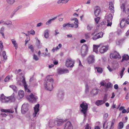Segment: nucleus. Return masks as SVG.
I'll return each mask as SVG.
<instances>
[{"instance_id":"30","label":"nucleus","mask_w":129,"mask_h":129,"mask_svg":"<svg viewBox=\"0 0 129 129\" xmlns=\"http://www.w3.org/2000/svg\"><path fill=\"white\" fill-rule=\"evenodd\" d=\"M95 69L97 70V72L98 73H102L103 72L102 69V68L99 67H95Z\"/></svg>"},{"instance_id":"53","label":"nucleus","mask_w":129,"mask_h":129,"mask_svg":"<svg viewBox=\"0 0 129 129\" xmlns=\"http://www.w3.org/2000/svg\"><path fill=\"white\" fill-rule=\"evenodd\" d=\"M28 32L29 33V34L34 35L35 34V32L33 30H31L30 32L28 31Z\"/></svg>"},{"instance_id":"3","label":"nucleus","mask_w":129,"mask_h":129,"mask_svg":"<svg viewBox=\"0 0 129 129\" xmlns=\"http://www.w3.org/2000/svg\"><path fill=\"white\" fill-rule=\"evenodd\" d=\"M15 99L13 96H11L8 97L5 96L3 94H1V100L3 103H7L9 101L12 102Z\"/></svg>"},{"instance_id":"57","label":"nucleus","mask_w":129,"mask_h":129,"mask_svg":"<svg viewBox=\"0 0 129 129\" xmlns=\"http://www.w3.org/2000/svg\"><path fill=\"white\" fill-rule=\"evenodd\" d=\"M28 48L29 49H30L33 52L34 51V49L33 47V46L32 45H31L28 47Z\"/></svg>"},{"instance_id":"62","label":"nucleus","mask_w":129,"mask_h":129,"mask_svg":"<svg viewBox=\"0 0 129 129\" xmlns=\"http://www.w3.org/2000/svg\"><path fill=\"white\" fill-rule=\"evenodd\" d=\"M92 111L93 112H97L98 111L96 110V108L95 107H93L92 108Z\"/></svg>"},{"instance_id":"63","label":"nucleus","mask_w":129,"mask_h":129,"mask_svg":"<svg viewBox=\"0 0 129 129\" xmlns=\"http://www.w3.org/2000/svg\"><path fill=\"white\" fill-rule=\"evenodd\" d=\"M114 88L116 89H117L118 88V85L117 84H115L114 86Z\"/></svg>"},{"instance_id":"1","label":"nucleus","mask_w":129,"mask_h":129,"mask_svg":"<svg viewBox=\"0 0 129 129\" xmlns=\"http://www.w3.org/2000/svg\"><path fill=\"white\" fill-rule=\"evenodd\" d=\"M50 76H47L44 82V87L45 89L51 91L53 89L52 85L54 80L53 79L50 77Z\"/></svg>"},{"instance_id":"46","label":"nucleus","mask_w":129,"mask_h":129,"mask_svg":"<svg viewBox=\"0 0 129 129\" xmlns=\"http://www.w3.org/2000/svg\"><path fill=\"white\" fill-rule=\"evenodd\" d=\"M12 22L10 20H8L6 21V22H5L4 23V24L8 25L9 24H11Z\"/></svg>"},{"instance_id":"25","label":"nucleus","mask_w":129,"mask_h":129,"mask_svg":"<svg viewBox=\"0 0 129 129\" xmlns=\"http://www.w3.org/2000/svg\"><path fill=\"white\" fill-rule=\"evenodd\" d=\"M67 26L68 27H74V24H70L69 23H66L63 24V27H65Z\"/></svg>"},{"instance_id":"23","label":"nucleus","mask_w":129,"mask_h":129,"mask_svg":"<svg viewBox=\"0 0 129 129\" xmlns=\"http://www.w3.org/2000/svg\"><path fill=\"white\" fill-rule=\"evenodd\" d=\"M71 21L74 20L75 21L74 22V27L76 28H77L78 27V19L77 18H72L71 19Z\"/></svg>"},{"instance_id":"42","label":"nucleus","mask_w":129,"mask_h":129,"mask_svg":"<svg viewBox=\"0 0 129 129\" xmlns=\"http://www.w3.org/2000/svg\"><path fill=\"white\" fill-rule=\"evenodd\" d=\"M59 34V30L58 29H56L54 31V34L55 36H56Z\"/></svg>"},{"instance_id":"36","label":"nucleus","mask_w":129,"mask_h":129,"mask_svg":"<svg viewBox=\"0 0 129 129\" xmlns=\"http://www.w3.org/2000/svg\"><path fill=\"white\" fill-rule=\"evenodd\" d=\"M12 43L14 45L15 48L17 50L18 47V45L16 41H12Z\"/></svg>"},{"instance_id":"19","label":"nucleus","mask_w":129,"mask_h":129,"mask_svg":"<svg viewBox=\"0 0 129 129\" xmlns=\"http://www.w3.org/2000/svg\"><path fill=\"white\" fill-rule=\"evenodd\" d=\"M103 34L102 32H100L99 33L96 34L95 36H93L92 38L93 40H96L97 39L101 38L103 37Z\"/></svg>"},{"instance_id":"41","label":"nucleus","mask_w":129,"mask_h":129,"mask_svg":"<svg viewBox=\"0 0 129 129\" xmlns=\"http://www.w3.org/2000/svg\"><path fill=\"white\" fill-rule=\"evenodd\" d=\"M85 38L86 39H88L90 37V34L89 33H86L85 34Z\"/></svg>"},{"instance_id":"22","label":"nucleus","mask_w":129,"mask_h":129,"mask_svg":"<svg viewBox=\"0 0 129 129\" xmlns=\"http://www.w3.org/2000/svg\"><path fill=\"white\" fill-rule=\"evenodd\" d=\"M64 93L62 91H60L57 95L58 99L60 100H62L63 98Z\"/></svg>"},{"instance_id":"64","label":"nucleus","mask_w":129,"mask_h":129,"mask_svg":"<svg viewBox=\"0 0 129 129\" xmlns=\"http://www.w3.org/2000/svg\"><path fill=\"white\" fill-rule=\"evenodd\" d=\"M69 1V0H62V3H66Z\"/></svg>"},{"instance_id":"16","label":"nucleus","mask_w":129,"mask_h":129,"mask_svg":"<svg viewBox=\"0 0 129 129\" xmlns=\"http://www.w3.org/2000/svg\"><path fill=\"white\" fill-rule=\"evenodd\" d=\"M101 11L100 8L99 7L97 6L94 9V14L96 17L99 16Z\"/></svg>"},{"instance_id":"37","label":"nucleus","mask_w":129,"mask_h":129,"mask_svg":"<svg viewBox=\"0 0 129 129\" xmlns=\"http://www.w3.org/2000/svg\"><path fill=\"white\" fill-rule=\"evenodd\" d=\"M5 30V28L4 27H3L1 28L0 30V33L1 34L2 36L4 38V34L3 32H4Z\"/></svg>"},{"instance_id":"15","label":"nucleus","mask_w":129,"mask_h":129,"mask_svg":"<svg viewBox=\"0 0 129 129\" xmlns=\"http://www.w3.org/2000/svg\"><path fill=\"white\" fill-rule=\"evenodd\" d=\"M39 104H38L34 107V112L33 114V116L34 117H35L36 116L38 112L39 111Z\"/></svg>"},{"instance_id":"50","label":"nucleus","mask_w":129,"mask_h":129,"mask_svg":"<svg viewBox=\"0 0 129 129\" xmlns=\"http://www.w3.org/2000/svg\"><path fill=\"white\" fill-rule=\"evenodd\" d=\"M100 19V18L99 17H96V18H95L94 19L96 23H97V24L98 23Z\"/></svg>"},{"instance_id":"45","label":"nucleus","mask_w":129,"mask_h":129,"mask_svg":"<svg viewBox=\"0 0 129 129\" xmlns=\"http://www.w3.org/2000/svg\"><path fill=\"white\" fill-rule=\"evenodd\" d=\"M108 98V95L107 94H105L104 95L103 101L105 103L107 100V99Z\"/></svg>"},{"instance_id":"59","label":"nucleus","mask_w":129,"mask_h":129,"mask_svg":"<svg viewBox=\"0 0 129 129\" xmlns=\"http://www.w3.org/2000/svg\"><path fill=\"white\" fill-rule=\"evenodd\" d=\"M40 44V41H37L36 43V44L37 45L38 47L39 48L40 47H39V45Z\"/></svg>"},{"instance_id":"40","label":"nucleus","mask_w":129,"mask_h":129,"mask_svg":"<svg viewBox=\"0 0 129 129\" xmlns=\"http://www.w3.org/2000/svg\"><path fill=\"white\" fill-rule=\"evenodd\" d=\"M126 19L125 18L123 19L121 21L120 23V26H121V24H122V26H123V24H124L125 23Z\"/></svg>"},{"instance_id":"20","label":"nucleus","mask_w":129,"mask_h":129,"mask_svg":"<svg viewBox=\"0 0 129 129\" xmlns=\"http://www.w3.org/2000/svg\"><path fill=\"white\" fill-rule=\"evenodd\" d=\"M109 5V9L112 13H114V7L113 3L111 2H110Z\"/></svg>"},{"instance_id":"39","label":"nucleus","mask_w":129,"mask_h":129,"mask_svg":"<svg viewBox=\"0 0 129 129\" xmlns=\"http://www.w3.org/2000/svg\"><path fill=\"white\" fill-rule=\"evenodd\" d=\"M3 56L4 60H6L7 59V56L6 54V52L4 51L3 52Z\"/></svg>"},{"instance_id":"54","label":"nucleus","mask_w":129,"mask_h":129,"mask_svg":"<svg viewBox=\"0 0 129 129\" xmlns=\"http://www.w3.org/2000/svg\"><path fill=\"white\" fill-rule=\"evenodd\" d=\"M10 79V78L9 76H7L5 79L4 80V81L5 82H7Z\"/></svg>"},{"instance_id":"31","label":"nucleus","mask_w":129,"mask_h":129,"mask_svg":"<svg viewBox=\"0 0 129 129\" xmlns=\"http://www.w3.org/2000/svg\"><path fill=\"white\" fill-rule=\"evenodd\" d=\"M7 2L10 5H13L15 2V0H6Z\"/></svg>"},{"instance_id":"12","label":"nucleus","mask_w":129,"mask_h":129,"mask_svg":"<svg viewBox=\"0 0 129 129\" xmlns=\"http://www.w3.org/2000/svg\"><path fill=\"white\" fill-rule=\"evenodd\" d=\"M64 129H73V126L70 121H68L65 124Z\"/></svg>"},{"instance_id":"55","label":"nucleus","mask_w":129,"mask_h":129,"mask_svg":"<svg viewBox=\"0 0 129 129\" xmlns=\"http://www.w3.org/2000/svg\"><path fill=\"white\" fill-rule=\"evenodd\" d=\"M3 43L1 42V41H0V48L1 51L3 49Z\"/></svg>"},{"instance_id":"38","label":"nucleus","mask_w":129,"mask_h":129,"mask_svg":"<svg viewBox=\"0 0 129 129\" xmlns=\"http://www.w3.org/2000/svg\"><path fill=\"white\" fill-rule=\"evenodd\" d=\"M21 34H25V35L26 36L27 39H26L25 40H29L30 38L29 36V34L28 32V33H25L24 32H23L21 33Z\"/></svg>"},{"instance_id":"35","label":"nucleus","mask_w":129,"mask_h":129,"mask_svg":"<svg viewBox=\"0 0 129 129\" xmlns=\"http://www.w3.org/2000/svg\"><path fill=\"white\" fill-rule=\"evenodd\" d=\"M10 87L12 88V89L15 91L17 92V87L14 85H11L9 86Z\"/></svg>"},{"instance_id":"9","label":"nucleus","mask_w":129,"mask_h":129,"mask_svg":"<svg viewBox=\"0 0 129 129\" xmlns=\"http://www.w3.org/2000/svg\"><path fill=\"white\" fill-rule=\"evenodd\" d=\"M74 61L71 58L68 59L66 61V65L67 67H73L74 66Z\"/></svg>"},{"instance_id":"48","label":"nucleus","mask_w":129,"mask_h":129,"mask_svg":"<svg viewBox=\"0 0 129 129\" xmlns=\"http://www.w3.org/2000/svg\"><path fill=\"white\" fill-rule=\"evenodd\" d=\"M22 7L21 6H18L14 11V12L15 13L19 9H20Z\"/></svg>"},{"instance_id":"18","label":"nucleus","mask_w":129,"mask_h":129,"mask_svg":"<svg viewBox=\"0 0 129 129\" xmlns=\"http://www.w3.org/2000/svg\"><path fill=\"white\" fill-rule=\"evenodd\" d=\"M58 73L59 74H61L64 73H68L69 71L68 70L59 68L57 70Z\"/></svg>"},{"instance_id":"26","label":"nucleus","mask_w":129,"mask_h":129,"mask_svg":"<svg viewBox=\"0 0 129 129\" xmlns=\"http://www.w3.org/2000/svg\"><path fill=\"white\" fill-rule=\"evenodd\" d=\"M129 58V56L128 55L124 54L122 56V59L121 62H123L124 60H127Z\"/></svg>"},{"instance_id":"51","label":"nucleus","mask_w":129,"mask_h":129,"mask_svg":"<svg viewBox=\"0 0 129 129\" xmlns=\"http://www.w3.org/2000/svg\"><path fill=\"white\" fill-rule=\"evenodd\" d=\"M92 28V27L89 25H88L87 27V28L88 30L89 31L91 30Z\"/></svg>"},{"instance_id":"2","label":"nucleus","mask_w":129,"mask_h":129,"mask_svg":"<svg viewBox=\"0 0 129 129\" xmlns=\"http://www.w3.org/2000/svg\"><path fill=\"white\" fill-rule=\"evenodd\" d=\"M80 107L81 112L84 114L85 116L88 110L87 104L86 103L83 102L80 104Z\"/></svg>"},{"instance_id":"6","label":"nucleus","mask_w":129,"mask_h":129,"mask_svg":"<svg viewBox=\"0 0 129 129\" xmlns=\"http://www.w3.org/2000/svg\"><path fill=\"white\" fill-rule=\"evenodd\" d=\"M88 51V48L86 44H84L82 46L81 53L82 56L84 57L87 54Z\"/></svg>"},{"instance_id":"28","label":"nucleus","mask_w":129,"mask_h":129,"mask_svg":"<svg viewBox=\"0 0 129 129\" xmlns=\"http://www.w3.org/2000/svg\"><path fill=\"white\" fill-rule=\"evenodd\" d=\"M18 94L21 98H22L24 96V92L23 90H20L18 93Z\"/></svg>"},{"instance_id":"11","label":"nucleus","mask_w":129,"mask_h":129,"mask_svg":"<svg viewBox=\"0 0 129 129\" xmlns=\"http://www.w3.org/2000/svg\"><path fill=\"white\" fill-rule=\"evenodd\" d=\"M28 105L27 104H24L21 107V112L23 114H24L28 110Z\"/></svg>"},{"instance_id":"33","label":"nucleus","mask_w":129,"mask_h":129,"mask_svg":"<svg viewBox=\"0 0 129 129\" xmlns=\"http://www.w3.org/2000/svg\"><path fill=\"white\" fill-rule=\"evenodd\" d=\"M49 30L48 29L45 30L44 32V37L45 38H47L49 37Z\"/></svg>"},{"instance_id":"21","label":"nucleus","mask_w":129,"mask_h":129,"mask_svg":"<svg viewBox=\"0 0 129 129\" xmlns=\"http://www.w3.org/2000/svg\"><path fill=\"white\" fill-rule=\"evenodd\" d=\"M22 82L24 85V87L25 90V91H26L28 92H29L30 91L29 89H28L27 86L26 84V82L25 81V78L24 77L22 80Z\"/></svg>"},{"instance_id":"5","label":"nucleus","mask_w":129,"mask_h":129,"mask_svg":"<svg viewBox=\"0 0 129 129\" xmlns=\"http://www.w3.org/2000/svg\"><path fill=\"white\" fill-rule=\"evenodd\" d=\"M26 98L29 101L33 103L36 102L38 98L36 95L31 93L29 96H27Z\"/></svg>"},{"instance_id":"8","label":"nucleus","mask_w":129,"mask_h":129,"mask_svg":"<svg viewBox=\"0 0 129 129\" xmlns=\"http://www.w3.org/2000/svg\"><path fill=\"white\" fill-rule=\"evenodd\" d=\"M110 57L111 58H121V56L116 51H114L113 53L110 54Z\"/></svg>"},{"instance_id":"13","label":"nucleus","mask_w":129,"mask_h":129,"mask_svg":"<svg viewBox=\"0 0 129 129\" xmlns=\"http://www.w3.org/2000/svg\"><path fill=\"white\" fill-rule=\"evenodd\" d=\"M56 125L55 120L50 119L49 121L48 126L49 127H52Z\"/></svg>"},{"instance_id":"52","label":"nucleus","mask_w":129,"mask_h":129,"mask_svg":"<svg viewBox=\"0 0 129 129\" xmlns=\"http://www.w3.org/2000/svg\"><path fill=\"white\" fill-rule=\"evenodd\" d=\"M89 91V87L87 85H86V89L85 90V92L86 93H87Z\"/></svg>"},{"instance_id":"47","label":"nucleus","mask_w":129,"mask_h":129,"mask_svg":"<svg viewBox=\"0 0 129 129\" xmlns=\"http://www.w3.org/2000/svg\"><path fill=\"white\" fill-rule=\"evenodd\" d=\"M105 23L104 22H102L99 24V26L101 27H103L105 25Z\"/></svg>"},{"instance_id":"17","label":"nucleus","mask_w":129,"mask_h":129,"mask_svg":"<svg viewBox=\"0 0 129 129\" xmlns=\"http://www.w3.org/2000/svg\"><path fill=\"white\" fill-rule=\"evenodd\" d=\"M87 60L89 64L93 63L95 60L94 56L92 55H90L88 58Z\"/></svg>"},{"instance_id":"32","label":"nucleus","mask_w":129,"mask_h":129,"mask_svg":"<svg viewBox=\"0 0 129 129\" xmlns=\"http://www.w3.org/2000/svg\"><path fill=\"white\" fill-rule=\"evenodd\" d=\"M56 17H55L49 20L46 22V24L48 25L49 24H51V23L52 21L56 19Z\"/></svg>"},{"instance_id":"60","label":"nucleus","mask_w":129,"mask_h":129,"mask_svg":"<svg viewBox=\"0 0 129 129\" xmlns=\"http://www.w3.org/2000/svg\"><path fill=\"white\" fill-rule=\"evenodd\" d=\"M42 23L40 22L37 24L36 26L37 27H39L41 26L42 25Z\"/></svg>"},{"instance_id":"58","label":"nucleus","mask_w":129,"mask_h":129,"mask_svg":"<svg viewBox=\"0 0 129 129\" xmlns=\"http://www.w3.org/2000/svg\"><path fill=\"white\" fill-rule=\"evenodd\" d=\"M85 129H91L90 127L89 126L88 124H87L86 125Z\"/></svg>"},{"instance_id":"44","label":"nucleus","mask_w":129,"mask_h":129,"mask_svg":"<svg viewBox=\"0 0 129 129\" xmlns=\"http://www.w3.org/2000/svg\"><path fill=\"white\" fill-rule=\"evenodd\" d=\"M112 83L109 82L107 83V88H112Z\"/></svg>"},{"instance_id":"27","label":"nucleus","mask_w":129,"mask_h":129,"mask_svg":"<svg viewBox=\"0 0 129 129\" xmlns=\"http://www.w3.org/2000/svg\"><path fill=\"white\" fill-rule=\"evenodd\" d=\"M1 111L5 112H8L11 113H13L14 112V111L12 109L5 110L3 109H2L1 110Z\"/></svg>"},{"instance_id":"14","label":"nucleus","mask_w":129,"mask_h":129,"mask_svg":"<svg viewBox=\"0 0 129 129\" xmlns=\"http://www.w3.org/2000/svg\"><path fill=\"white\" fill-rule=\"evenodd\" d=\"M56 125L58 126H60L62 125L66 121L65 120L62 119H56Z\"/></svg>"},{"instance_id":"56","label":"nucleus","mask_w":129,"mask_h":129,"mask_svg":"<svg viewBox=\"0 0 129 129\" xmlns=\"http://www.w3.org/2000/svg\"><path fill=\"white\" fill-rule=\"evenodd\" d=\"M108 116V114L107 113L105 114L104 115V119H106Z\"/></svg>"},{"instance_id":"34","label":"nucleus","mask_w":129,"mask_h":129,"mask_svg":"<svg viewBox=\"0 0 129 129\" xmlns=\"http://www.w3.org/2000/svg\"><path fill=\"white\" fill-rule=\"evenodd\" d=\"M123 126V123L122 122H120L118 126V129H122Z\"/></svg>"},{"instance_id":"7","label":"nucleus","mask_w":129,"mask_h":129,"mask_svg":"<svg viewBox=\"0 0 129 129\" xmlns=\"http://www.w3.org/2000/svg\"><path fill=\"white\" fill-rule=\"evenodd\" d=\"M113 16L112 14H109L108 15H106L105 17L106 19L107 20L108 26H111L112 24V19Z\"/></svg>"},{"instance_id":"43","label":"nucleus","mask_w":129,"mask_h":129,"mask_svg":"<svg viewBox=\"0 0 129 129\" xmlns=\"http://www.w3.org/2000/svg\"><path fill=\"white\" fill-rule=\"evenodd\" d=\"M125 68H123L122 70L120 72V75L121 76V78H122V77L123 76L124 72L125 70Z\"/></svg>"},{"instance_id":"4","label":"nucleus","mask_w":129,"mask_h":129,"mask_svg":"<svg viewBox=\"0 0 129 129\" xmlns=\"http://www.w3.org/2000/svg\"><path fill=\"white\" fill-rule=\"evenodd\" d=\"M120 8L122 11L126 14H128L129 12V5L122 3L120 4Z\"/></svg>"},{"instance_id":"24","label":"nucleus","mask_w":129,"mask_h":129,"mask_svg":"<svg viewBox=\"0 0 129 129\" xmlns=\"http://www.w3.org/2000/svg\"><path fill=\"white\" fill-rule=\"evenodd\" d=\"M101 44H100L98 45H93V51L96 53H97L98 52V48L101 46Z\"/></svg>"},{"instance_id":"49","label":"nucleus","mask_w":129,"mask_h":129,"mask_svg":"<svg viewBox=\"0 0 129 129\" xmlns=\"http://www.w3.org/2000/svg\"><path fill=\"white\" fill-rule=\"evenodd\" d=\"M33 58L36 61L38 60L39 59V58L38 56L35 54L34 55Z\"/></svg>"},{"instance_id":"29","label":"nucleus","mask_w":129,"mask_h":129,"mask_svg":"<svg viewBox=\"0 0 129 129\" xmlns=\"http://www.w3.org/2000/svg\"><path fill=\"white\" fill-rule=\"evenodd\" d=\"M105 103L102 100H98L96 102V104L98 106L101 105Z\"/></svg>"},{"instance_id":"10","label":"nucleus","mask_w":129,"mask_h":129,"mask_svg":"<svg viewBox=\"0 0 129 129\" xmlns=\"http://www.w3.org/2000/svg\"><path fill=\"white\" fill-rule=\"evenodd\" d=\"M101 46H102L100 48L99 52L101 53H104L106 52L108 49L109 46L108 45L102 46L101 45Z\"/></svg>"},{"instance_id":"61","label":"nucleus","mask_w":129,"mask_h":129,"mask_svg":"<svg viewBox=\"0 0 129 129\" xmlns=\"http://www.w3.org/2000/svg\"><path fill=\"white\" fill-rule=\"evenodd\" d=\"M53 63L54 64L56 65L58 64V62L57 60H55L53 61Z\"/></svg>"}]
</instances>
